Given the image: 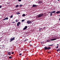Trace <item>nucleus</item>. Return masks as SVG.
Returning a JSON list of instances; mask_svg holds the SVG:
<instances>
[{"label": "nucleus", "mask_w": 60, "mask_h": 60, "mask_svg": "<svg viewBox=\"0 0 60 60\" xmlns=\"http://www.w3.org/2000/svg\"><path fill=\"white\" fill-rule=\"evenodd\" d=\"M18 21H19L17 19H16L15 20V22H18Z\"/></svg>", "instance_id": "obj_18"}, {"label": "nucleus", "mask_w": 60, "mask_h": 60, "mask_svg": "<svg viewBox=\"0 0 60 60\" xmlns=\"http://www.w3.org/2000/svg\"><path fill=\"white\" fill-rule=\"evenodd\" d=\"M56 38H54L51 40L50 41H54L55 40H56Z\"/></svg>", "instance_id": "obj_10"}, {"label": "nucleus", "mask_w": 60, "mask_h": 60, "mask_svg": "<svg viewBox=\"0 0 60 60\" xmlns=\"http://www.w3.org/2000/svg\"><path fill=\"white\" fill-rule=\"evenodd\" d=\"M27 23L28 24H31L32 23V22L30 21H28L27 22Z\"/></svg>", "instance_id": "obj_4"}, {"label": "nucleus", "mask_w": 60, "mask_h": 60, "mask_svg": "<svg viewBox=\"0 0 60 60\" xmlns=\"http://www.w3.org/2000/svg\"><path fill=\"white\" fill-rule=\"evenodd\" d=\"M11 53L12 54H14V52H12Z\"/></svg>", "instance_id": "obj_31"}, {"label": "nucleus", "mask_w": 60, "mask_h": 60, "mask_svg": "<svg viewBox=\"0 0 60 60\" xmlns=\"http://www.w3.org/2000/svg\"><path fill=\"white\" fill-rule=\"evenodd\" d=\"M41 29H41V28L39 30V31H41Z\"/></svg>", "instance_id": "obj_26"}, {"label": "nucleus", "mask_w": 60, "mask_h": 60, "mask_svg": "<svg viewBox=\"0 0 60 60\" xmlns=\"http://www.w3.org/2000/svg\"><path fill=\"white\" fill-rule=\"evenodd\" d=\"M16 14H20V13L19 12H17V13Z\"/></svg>", "instance_id": "obj_22"}, {"label": "nucleus", "mask_w": 60, "mask_h": 60, "mask_svg": "<svg viewBox=\"0 0 60 60\" xmlns=\"http://www.w3.org/2000/svg\"><path fill=\"white\" fill-rule=\"evenodd\" d=\"M7 53L8 55H10L11 54V52H7Z\"/></svg>", "instance_id": "obj_6"}, {"label": "nucleus", "mask_w": 60, "mask_h": 60, "mask_svg": "<svg viewBox=\"0 0 60 60\" xmlns=\"http://www.w3.org/2000/svg\"><path fill=\"white\" fill-rule=\"evenodd\" d=\"M46 28L45 27H44L43 28V29L44 30H46Z\"/></svg>", "instance_id": "obj_21"}, {"label": "nucleus", "mask_w": 60, "mask_h": 60, "mask_svg": "<svg viewBox=\"0 0 60 60\" xmlns=\"http://www.w3.org/2000/svg\"><path fill=\"white\" fill-rule=\"evenodd\" d=\"M25 21V20L24 19H23L21 21L22 22H24Z\"/></svg>", "instance_id": "obj_24"}, {"label": "nucleus", "mask_w": 60, "mask_h": 60, "mask_svg": "<svg viewBox=\"0 0 60 60\" xmlns=\"http://www.w3.org/2000/svg\"><path fill=\"white\" fill-rule=\"evenodd\" d=\"M12 23H15V22L14 21V22H12Z\"/></svg>", "instance_id": "obj_29"}, {"label": "nucleus", "mask_w": 60, "mask_h": 60, "mask_svg": "<svg viewBox=\"0 0 60 60\" xmlns=\"http://www.w3.org/2000/svg\"><path fill=\"white\" fill-rule=\"evenodd\" d=\"M26 41H28V39H26Z\"/></svg>", "instance_id": "obj_35"}, {"label": "nucleus", "mask_w": 60, "mask_h": 60, "mask_svg": "<svg viewBox=\"0 0 60 60\" xmlns=\"http://www.w3.org/2000/svg\"><path fill=\"white\" fill-rule=\"evenodd\" d=\"M12 58V57L11 56H10L8 58V59H11Z\"/></svg>", "instance_id": "obj_14"}, {"label": "nucleus", "mask_w": 60, "mask_h": 60, "mask_svg": "<svg viewBox=\"0 0 60 60\" xmlns=\"http://www.w3.org/2000/svg\"><path fill=\"white\" fill-rule=\"evenodd\" d=\"M25 15H25V14H23V15H22V17H25Z\"/></svg>", "instance_id": "obj_17"}, {"label": "nucleus", "mask_w": 60, "mask_h": 60, "mask_svg": "<svg viewBox=\"0 0 60 60\" xmlns=\"http://www.w3.org/2000/svg\"><path fill=\"white\" fill-rule=\"evenodd\" d=\"M48 53H50V52H48Z\"/></svg>", "instance_id": "obj_37"}, {"label": "nucleus", "mask_w": 60, "mask_h": 60, "mask_svg": "<svg viewBox=\"0 0 60 60\" xmlns=\"http://www.w3.org/2000/svg\"><path fill=\"white\" fill-rule=\"evenodd\" d=\"M37 5L35 4L33 5L32 6V7H37Z\"/></svg>", "instance_id": "obj_8"}, {"label": "nucleus", "mask_w": 60, "mask_h": 60, "mask_svg": "<svg viewBox=\"0 0 60 60\" xmlns=\"http://www.w3.org/2000/svg\"><path fill=\"white\" fill-rule=\"evenodd\" d=\"M49 41H49V40H47V41H47V42H49Z\"/></svg>", "instance_id": "obj_33"}, {"label": "nucleus", "mask_w": 60, "mask_h": 60, "mask_svg": "<svg viewBox=\"0 0 60 60\" xmlns=\"http://www.w3.org/2000/svg\"><path fill=\"white\" fill-rule=\"evenodd\" d=\"M23 41L24 42H26V39L25 40H24Z\"/></svg>", "instance_id": "obj_27"}, {"label": "nucleus", "mask_w": 60, "mask_h": 60, "mask_svg": "<svg viewBox=\"0 0 60 60\" xmlns=\"http://www.w3.org/2000/svg\"><path fill=\"white\" fill-rule=\"evenodd\" d=\"M15 40V37H13V38H11L10 40V42H11L12 41L14 40Z\"/></svg>", "instance_id": "obj_3"}, {"label": "nucleus", "mask_w": 60, "mask_h": 60, "mask_svg": "<svg viewBox=\"0 0 60 60\" xmlns=\"http://www.w3.org/2000/svg\"><path fill=\"white\" fill-rule=\"evenodd\" d=\"M42 3V1H39L38 2V4H41Z\"/></svg>", "instance_id": "obj_16"}, {"label": "nucleus", "mask_w": 60, "mask_h": 60, "mask_svg": "<svg viewBox=\"0 0 60 60\" xmlns=\"http://www.w3.org/2000/svg\"><path fill=\"white\" fill-rule=\"evenodd\" d=\"M57 46H59V45H58V44H57Z\"/></svg>", "instance_id": "obj_36"}, {"label": "nucleus", "mask_w": 60, "mask_h": 60, "mask_svg": "<svg viewBox=\"0 0 60 60\" xmlns=\"http://www.w3.org/2000/svg\"><path fill=\"white\" fill-rule=\"evenodd\" d=\"M60 51V48L58 49L57 50V52H58V51Z\"/></svg>", "instance_id": "obj_12"}, {"label": "nucleus", "mask_w": 60, "mask_h": 60, "mask_svg": "<svg viewBox=\"0 0 60 60\" xmlns=\"http://www.w3.org/2000/svg\"><path fill=\"white\" fill-rule=\"evenodd\" d=\"M19 5H17L15 6V7H16V8H18L19 7Z\"/></svg>", "instance_id": "obj_15"}, {"label": "nucleus", "mask_w": 60, "mask_h": 60, "mask_svg": "<svg viewBox=\"0 0 60 60\" xmlns=\"http://www.w3.org/2000/svg\"><path fill=\"white\" fill-rule=\"evenodd\" d=\"M19 56H21V55H22V54H21V53H20V54H19Z\"/></svg>", "instance_id": "obj_30"}, {"label": "nucleus", "mask_w": 60, "mask_h": 60, "mask_svg": "<svg viewBox=\"0 0 60 60\" xmlns=\"http://www.w3.org/2000/svg\"><path fill=\"white\" fill-rule=\"evenodd\" d=\"M27 28V26H26L23 29V30H25Z\"/></svg>", "instance_id": "obj_7"}, {"label": "nucleus", "mask_w": 60, "mask_h": 60, "mask_svg": "<svg viewBox=\"0 0 60 60\" xmlns=\"http://www.w3.org/2000/svg\"><path fill=\"white\" fill-rule=\"evenodd\" d=\"M43 15V14L42 13H41L40 14H39L38 15V16L37 17V18L38 19V18H40L42 17Z\"/></svg>", "instance_id": "obj_1"}, {"label": "nucleus", "mask_w": 60, "mask_h": 60, "mask_svg": "<svg viewBox=\"0 0 60 60\" xmlns=\"http://www.w3.org/2000/svg\"><path fill=\"white\" fill-rule=\"evenodd\" d=\"M2 6H1L0 5V8H2Z\"/></svg>", "instance_id": "obj_34"}, {"label": "nucleus", "mask_w": 60, "mask_h": 60, "mask_svg": "<svg viewBox=\"0 0 60 60\" xmlns=\"http://www.w3.org/2000/svg\"><path fill=\"white\" fill-rule=\"evenodd\" d=\"M56 14H58V13H60V11H58L56 12Z\"/></svg>", "instance_id": "obj_13"}, {"label": "nucleus", "mask_w": 60, "mask_h": 60, "mask_svg": "<svg viewBox=\"0 0 60 60\" xmlns=\"http://www.w3.org/2000/svg\"><path fill=\"white\" fill-rule=\"evenodd\" d=\"M18 1L19 2H21V0H18Z\"/></svg>", "instance_id": "obj_28"}, {"label": "nucleus", "mask_w": 60, "mask_h": 60, "mask_svg": "<svg viewBox=\"0 0 60 60\" xmlns=\"http://www.w3.org/2000/svg\"><path fill=\"white\" fill-rule=\"evenodd\" d=\"M20 24V22H18L17 24V26H19V25Z\"/></svg>", "instance_id": "obj_5"}, {"label": "nucleus", "mask_w": 60, "mask_h": 60, "mask_svg": "<svg viewBox=\"0 0 60 60\" xmlns=\"http://www.w3.org/2000/svg\"><path fill=\"white\" fill-rule=\"evenodd\" d=\"M48 46H53V44L50 45H48Z\"/></svg>", "instance_id": "obj_20"}, {"label": "nucleus", "mask_w": 60, "mask_h": 60, "mask_svg": "<svg viewBox=\"0 0 60 60\" xmlns=\"http://www.w3.org/2000/svg\"><path fill=\"white\" fill-rule=\"evenodd\" d=\"M58 0V1H60V0Z\"/></svg>", "instance_id": "obj_38"}, {"label": "nucleus", "mask_w": 60, "mask_h": 60, "mask_svg": "<svg viewBox=\"0 0 60 60\" xmlns=\"http://www.w3.org/2000/svg\"><path fill=\"white\" fill-rule=\"evenodd\" d=\"M58 47H59L58 46H57L56 47V49H58Z\"/></svg>", "instance_id": "obj_32"}, {"label": "nucleus", "mask_w": 60, "mask_h": 60, "mask_svg": "<svg viewBox=\"0 0 60 60\" xmlns=\"http://www.w3.org/2000/svg\"><path fill=\"white\" fill-rule=\"evenodd\" d=\"M23 6V5L22 4H20L19 6V7H22Z\"/></svg>", "instance_id": "obj_19"}, {"label": "nucleus", "mask_w": 60, "mask_h": 60, "mask_svg": "<svg viewBox=\"0 0 60 60\" xmlns=\"http://www.w3.org/2000/svg\"><path fill=\"white\" fill-rule=\"evenodd\" d=\"M8 19V17H7L6 18L4 19H3V20H7Z\"/></svg>", "instance_id": "obj_9"}, {"label": "nucleus", "mask_w": 60, "mask_h": 60, "mask_svg": "<svg viewBox=\"0 0 60 60\" xmlns=\"http://www.w3.org/2000/svg\"><path fill=\"white\" fill-rule=\"evenodd\" d=\"M2 46H4V45H3Z\"/></svg>", "instance_id": "obj_39"}, {"label": "nucleus", "mask_w": 60, "mask_h": 60, "mask_svg": "<svg viewBox=\"0 0 60 60\" xmlns=\"http://www.w3.org/2000/svg\"><path fill=\"white\" fill-rule=\"evenodd\" d=\"M44 49H45V50H49V49H51V47H45L44 48Z\"/></svg>", "instance_id": "obj_2"}, {"label": "nucleus", "mask_w": 60, "mask_h": 60, "mask_svg": "<svg viewBox=\"0 0 60 60\" xmlns=\"http://www.w3.org/2000/svg\"><path fill=\"white\" fill-rule=\"evenodd\" d=\"M12 17H13V15H11L10 17V18H12Z\"/></svg>", "instance_id": "obj_23"}, {"label": "nucleus", "mask_w": 60, "mask_h": 60, "mask_svg": "<svg viewBox=\"0 0 60 60\" xmlns=\"http://www.w3.org/2000/svg\"><path fill=\"white\" fill-rule=\"evenodd\" d=\"M51 12L52 13H55V12H56V11H51V12Z\"/></svg>", "instance_id": "obj_11"}, {"label": "nucleus", "mask_w": 60, "mask_h": 60, "mask_svg": "<svg viewBox=\"0 0 60 60\" xmlns=\"http://www.w3.org/2000/svg\"><path fill=\"white\" fill-rule=\"evenodd\" d=\"M52 13H50V16H52Z\"/></svg>", "instance_id": "obj_25"}]
</instances>
